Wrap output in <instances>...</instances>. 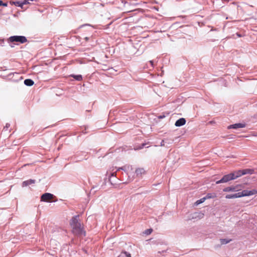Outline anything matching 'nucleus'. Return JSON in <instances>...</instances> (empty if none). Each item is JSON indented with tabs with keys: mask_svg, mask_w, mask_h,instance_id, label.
<instances>
[{
	"mask_svg": "<svg viewBox=\"0 0 257 257\" xmlns=\"http://www.w3.org/2000/svg\"><path fill=\"white\" fill-rule=\"evenodd\" d=\"M78 216L73 217L70 222V225L72 228L73 232L76 235H80L83 234V228L78 221Z\"/></svg>",
	"mask_w": 257,
	"mask_h": 257,
	"instance_id": "obj_1",
	"label": "nucleus"
},
{
	"mask_svg": "<svg viewBox=\"0 0 257 257\" xmlns=\"http://www.w3.org/2000/svg\"><path fill=\"white\" fill-rule=\"evenodd\" d=\"M253 172V170L252 169H246L244 170H239L236 171H234L232 173V176L233 177L234 180L241 176L242 175L250 174H251Z\"/></svg>",
	"mask_w": 257,
	"mask_h": 257,
	"instance_id": "obj_2",
	"label": "nucleus"
},
{
	"mask_svg": "<svg viewBox=\"0 0 257 257\" xmlns=\"http://www.w3.org/2000/svg\"><path fill=\"white\" fill-rule=\"evenodd\" d=\"M9 42H19L21 44H24L27 42V38L23 36H13L8 39Z\"/></svg>",
	"mask_w": 257,
	"mask_h": 257,
	"instance_id": "obj_3",
	"label": "nucleus"
},
{
	"mask_svg": "<svg viewBox=\"0 0 257 257\" xmlns=\"http://www.w3.org/2000/svg\"><path fill=\"white\" fill-rule=\"evenodd\" d=\"M240 197L249 196L257 194V189H252L251 190H244L242 192H238Z\"/></svg>",
	"mask_w": 257,
	"mask_h": 257,
	"instance_id": "obj_4",
	"label": "nucleus"
},
{
	"mask_svg": "<svg viewBox=\"0 0 257 257\" xmlns=\"http://www.w3.org/2000/svg\"><path fill=\"white\" fill-rule=\"evenodd\" d=\"M232 173H230L229 174L224 175L221 179L220 180L217 181L216 183V184H220L222 183H226L227 182L230 180H234L233 176H232Z\"/></svg>",
	"mask_w": 257,
	"mask_h": 257,
	"instance_id": "obj_5",
	"label": "nucleus"
},
{
	"mask_svg": "<svg viewBox=\"0 0 257 257\" xmlns=\"http://www.w3.org/2000/svg\"><path fill=\"white\" fill-rule=\"evenodd\" d=\"M55 197L54 195L46 193L43 194L41 197V200L44 202H50L51 200Z\"/></svg>",
	"mask_w": 257,
	"mask_h": 257,
	"instance_id": "obj_6",
	"label": "nucleus"
},
{
	"mask_svg": "<svg viewBox=\"0 0 257 257\" xmlns=\"http://www.w3.org/2000/svg\"><path fill=\"white\" fill-rule=\"evenodd\" d=\"M245 127V124L241 123H235L234 124L230 125L228 126V129L233 128L237 129L239 128H243Z\"/></svg>",
	"mask_w": 257,
	"mask_h": 257,
	"instance_id": "obj_7",
	"label": "nucleus"
},
{
	"mask_svg": "<svg viewBox=\"0 0 257 257\" xmlns=\"http://www.w3.org/2000/svg\"><path fill=\"white\" fill-rule=\"evenodd\" d=\"M186 121L185 118H181L176 121L175 125L176 126H181L184 125L186 123Z\"/></svg>",
	"mask_w": 257,
	"mask_h": 257,
	"instance_id": "obj_8",
	"label": "nucleus"
},
{
	"mask_svg": "<svg viewBox=\"0 0 257 257\" xmlns=\"http://www.w3.org/2000/svg\"><path fill=\"white\" fill-rule=\"evenodd\" d=\"M137 176H141L146 173L145 170L143 168H139L136 170L135 171Z\"/></svg>",
	"mask_w": 257,
	"mask_h": 257,
	"instance_id": "obj_9",
	"label": "nucleus"
},
{
	"mask_svg": "<svg viewBox=\"0 0 257 257\" xmlns=\"http://www.w3.org/2000/svg\"><path fill=\"white\" fill-rule=\"evenodd\" d=\"M223 191L225 192H235V189L234 186H231L224 188Z\"/></svg>",
	"mask_w": 257,
	"mask_h": 257,
	"instance_id": "obj_10",
	"label": "nucleus"
},
{
	"mask_svg": "<svg viewBox=\"0 0 257 257\" xmlns=\"http://www.w3.org/2000/svg\"><path fill=\"white\" fill-rule=\"evenodd\" d=\"M225 198L226 199H232V198H240L239 196L238 192L233 194H227L225 196Z\"/></svg>",
	"mask_w": 257,
	"mask_h": 257,
	"instance_id": "obj_11",
	"label": "nucleus"
},
{
	"mask_svg": "<svg viewBox=\"0 0 257 257\" xmlns=\"http://www.w3.org/2000/svg\"><path fill=\"white\" fill-rule=\"evenodd\" d=\"M35 180H32V179H30L29 180H27V181H24L23 182V187L27 186L29 185H30L31 184L35 183Z\"/></svg>",
	"mask_w": 257,
	"mask_h": 257,
	"instance_id": "obj_12",
	"label": "nucleus"
},
{
	"mask_svg": "<svg viewBox=\"0 0 257 257\" xmlns=\"http://www.w3.org/2000/svg\"><path fill=\"white\" fill-rule=\"evenodd\" d=\"M34 81L30 79H27L24 81V84L28 86H31L34 84Z\"/></svg>",
	"mask_w": 257,
	"mask_h": 257,
	"instance_id": "obj_13",
	"label": "nucleus"
},
{
	"mask_svg": "<svg viewBox=\"0 0 257 257\" xmlns=\"http://www.w3.org/2000/svg\"><path fill=\"white\" fill-rule=\"evenodd\" d=\"M205 198V200L210 199V198H214L216 197V194L214 193H208L205 197H204Z\"/></svg>",
	"mask_w": 257,
	"mask_h": 257,
	"instance_id": "obj_14",
	"label": "nucleus"
},
{
	"mask_svg": "<svg viewBox=\"0 0 257 257\" xmlns=\"http://www.w3.org/2000/svg\"><path fill=\"white\" fill-rule=\"evenodd\" d=\"M70 76L74 78L77 81H81L82 80V77L81 75H71Z\"/></svg>",
	"mask_w": 257,
	"mask_h": 257,
	"instance_id": "obj_15",
	"label": "nucleus"
},
{
	"mask_svg": "<svg viewBox=\"0 0 257 257\" xmlns=\"http://www.w3.org/2000/svg\"><path fill=\"white\" fill-rule=\"evenodd\" d=\"M234 188L235 189V191H238L239 190H241V189L243 188V186L242 184H238L236 186H234Z\"/></svg>",
	"mask_w": 257,
	"mask_h": 257,
	"instance_id": "obj_16",
	"label": "nucleus"
},
{
	"mask_svg": "<svg viewBox=\"0 0 257 257\" xmlns=\"http://www.w3.org/2000/svg\"><path fill=\"white\" fill-rule=\"evenodd\" d=\"M230 241H231V239H229V240H227L226 239H220V242L222 244H226V243L229 242Z\"/></svg>",
	"mask_w": 257,
	"mask_h": 257,
	"instance_id": "obj_17",
	"label": "nucleus"
},
{
	"mask_svg": "<svg viewBox=\"0 0 257 257\" xmlns=\"http://www.w3.org/2000/svg\"><path fill=\"white\" fill-rule=\"evenodd\" d=\"M205 197H203V198H201L200 199H199V200H197V201L195 202V204H196V205H198V204H200V203H202L204 202L205 201Z\"/></svg>",
	"mask_w": 257,
	"mask_h": 257,
	"instance_id": "obj_18",
	"label": "nucleus"
},
{
	"mask_svg": "<svg viewBox=\"0 0 257 257\" xmlns=\"http://www.w3.org/2000/svg\"><path fill=\"white\" fill-rule=\"evenodd\" d=\"M15 5L17 6H19V7H22V6L24 5L23 4V2L22 3H21L20 2H15L14 3Z\"/></svg>",
	"mask_w": 257,
	"mask_h": 257,
	"instance_id": "obj_19",
	"label": "nucleus"
},
{
	"mask_svg": "<svg viewBox=\"0 0 257 257\" xmlns=\"http://www.w3.org/2000/svg\"><path fill=\"white\" fill-rule=\"evenodd\" d=\"M153 231V229H147L145 231V233L146 234H150L152 233Z\"/></svg>",
	"mask_w": 257,
	"mask_h": 257,
	"instance_id": "obj_20",
	"label": "nucleus"
},
{
	"mask_svg": "<svg viewBox=\"0 0 257 257\" xmlns=\"http://www.w3.org/2000/svg\"><path fill=\"white\" fill-rule=\"evenodd\" d=\"M122 253H124L126 256V257H131V254L125 251H122Z\"/></svg>",
	"mask_w": 257,
	"mask_h": 257,
	"instance_id": "obj_21",
	"label": "nucleus"
},
{
	"mask_svg": "<svg viewBox=\"0 0 257 257\" xmlns=\"http://www.w3.org/2000/svg\"><path fill=\"white\" fill-rule=\"evenodd\" d=\"M5 6V7H7V4H6V3H4L3 2V1H0V6Z\"/></svg>",
	"mask_w": 257,
	"mask_h": 257,
	"instance_id": "obj_22",
	"label": "nucleus"
},
{
	"mask_svg": "<svg viewBox=\"0 0 257 257\" xmlns=\"http://www.w3.org/2000/svg\"><path fill=\"white\" fill-rule=\"evenodd\" d=\"M10 126V124L9 123H7L6 126L4 127V129L6 128H8Z\"/></svg>",
	"mask_w": 257,
	"mask_h": 257,
	"instance_id": "obj_23",
	"label": "nucleus"
},
{
	"mask_svg": "<svg viewBox=\"0 0 257 257\" xmlns=\"http://www.w3.org/2000/svg\"><path fill=\"white\" fill-rule=\"evenodd\" d=\"M236 35L238 37H242V36L239 33H236Z\"/></svg>",
	"mask_w": 257,
	"mask_h": 257,
	"instance_id": "obj_24",
	"label": "nucleus"
},
{
	"mask_svg": "<svg viewBox=\"0 0 257 257\" xmlns=\"http://www.w3.org/2000/svg\"><path fill=\"white\" fill-rule=\"evenodd\" d=\"M85 39H86V40H88V38H87V37H86V38H85Z\"/></svg>",
	"mask_w": 257,
	"mask_h": 257,
	"instance_id": "obj_25",
	"label": "nucleus"
}]
</instances>
